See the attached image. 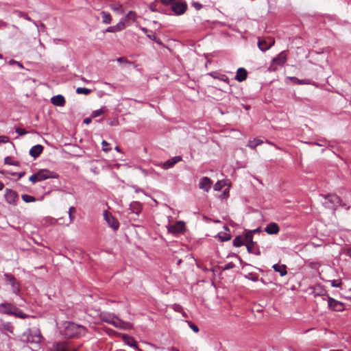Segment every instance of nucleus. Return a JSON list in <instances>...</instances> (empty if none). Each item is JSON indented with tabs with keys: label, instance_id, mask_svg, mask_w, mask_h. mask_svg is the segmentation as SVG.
Segmentation results:
<instances>
[{
	"label": "nucleus",
	"instance_id": "obj_27",
	"mask_svg": "<svg viewBox=\"0 0 351 351\" xmlns=\"http://www.w3.org/2000/svg\"><path fill=\"white\" fill-rule=\"evenodd\" d=\"M13 315L19 317L21 319H26L29 317L28 315L24 313L21 310H20L18 307L16 306V310H14Z\"/></svg>",
	"mask_w": 351,
	"mask_h": 351
},
{
	"label": "nucleus",
	"instance_id": "obj_32",
	"mask_svg": "<svg viewBox=\"0 0 351 351\" xmlns=\"http://www.w3.org/2000/svg\"><path fill=\"white\" fill-rule=\"evenodd\" d=\"M76 93L77 94L88 95L91 93V90L86 88L78 87L76 88Z\"/></svg>",
	"mask_w": 351,
	"mask_h": 351
},
{
	"label": "nucleus",
	"instance_id": "obj_35",
	"mask_svg": "<svg viewBox=\"0 0 351 351\" xmlns=\"http://www.w3.org/2000/svg\"><path fill=\"white\" fill-rule=\"evenodd\" d=\"M147 36L148 38H149L152 40H154L158 44L162 45L160 40L156 36V35L154 33L147 34Z\"/></svg>",
	"mask_w": 351,
	"mask_h": 351
},
{
	"label": "nucleus",
	"instance_id": "obj_31",
	"mask_svg": "<svg viewBox=\"0 0 351 351\" xmlns=\"http://www.w3.org/2000/svg\"><path fill=\"white\" fill-rule=\"evenodd\" d=\"M22 199L27 203L34 202L36 201V198L32 195L24 194L22 195Z\"/></svg>",
	"mask_w": 351,
	"mask_h": 351
},
{
	"label": "nucleus",
	"instance_id": "obj_24",
	"mask_svg": "<svg viewBox=\"0 0 351 351\" xmlns=\"http://www.w3.org/2000/svg\"><path fill=\"white\" fill-rule=\"evenodd\" d=\"M102 22L105 24H110L112 21V17L109 12L102 11L101 12Z\"/></svg>",
	"mask_w": 351,
	"mask_h": 351
},
{
	"label": "nucleus",
	"instance_id": "obj_53",
	"mask_svg": "<svg viewBox=\"0 0 351 351\" xmlns=\"http://www.w3.org/2000/svg\"><path fill=\"white\" fill-rule=\"evenodd\" d=\"M13 176H17L18 178H21L24 176L25 172H21V173H12Z\"/></svg>",
	"mask_w": 351,
	"mask_h": 351
},
{
	"label": "nucleus",
	"instance_id": "obj_30",
	"mask_svg": "<svg viewBox=\"0 0 351 351\" xmlns=\"http://www.w3.org/2000/svg\"><path fill=\"white\" fill-rule=\"evenodd\" d=\"M5 164L10 165H14V166H19V162L18 161H14L12 160V158L10 156H7L4 159Z\"/></svg>",
	"mask_w": 351,
	"mask_h": 351
},
{
	"label": "nucleus",
	"instance_id": "obj_54",
	"mask_svg": "<svg viewBox=\"0 0 351 351\" xmlns=\"http://www.w3.org/2000/svg\"><path fill=\"white\" fill-rule=\"evenodd\" d=\"M91 122L90 118H86L84 119V123L86 125L89 124Z\"/></svg>",
	"mask_w": 351,
	"mask_h": 351
},
{
	"label": "nucleus",
	"instance_id": "obj_37",
	"mask_svg": "<svg viewBox=\"0 0 351 351\" xmlns=\"http://www.w3.org/2000/svg\"><path fill=\"white\" fill-rule=\"evenodd\" d=\"M114 27L117 32L121 31L125 28V23L123 21H120L117 25H114Z\"/></svg>",
	"mask_w": 351,
	"mask_h": 351
},
{
	"label": "nucleus",
	"instance_id": "obj_63",
	"mask_svg": "<svg viewBox=\"0 0 351 351\" xmlns=\"http://www.w3.org/2000/svg\"><path fill=\"white\" fill-rule=\"evenodd\" d=\"M330 351H342L341 350H330Z\"/></svg>",
	"mask_w": 351,
	"mask_h": 351
},
{
	"label": "nucleus",
	"instance_id": "obj_64",
	"mask_svg": "<svg viewBox=\"0 0 351 351\" xmlns=\"http://www.w3.org/2000/svg\"><path fill=\"white\" fill-rule=\"evenodd\" d=\"M171 351H179L178 349H173Z\"/></svg>",
	"mask_w": 351,
	"mask_h": 351
},
{
	"label": "nucleus",
	"instance_id": "obj_60",
	"mask_svg": "<svg viewBox=\"0 0 351 351\" xmlns=\"http://www.w3.org/2000/svg\"><path fill=\"white\" fill-rule=\"evenodd\" d=\"M115 150H116V151H117V152H119L121 151V150H120V147H119V146H117V147H115Z\"/></svg>",
	"mask_w": 351,
	"mask_h": 351
},
{
	"label": "nucleus",
	"instance_id": "obj_11",
	"mask_svg": "<svg viewBox=\"0 0 351 351\" xmlns=\"http://www.w3.org/2000/svg\"><path fill=\"white\" fill-rule=\"evenodd\" d=\"M223 230L224 231L219 232L217 234V237L219 241L223 242V241H229L232 236H231V230L228 226H223Z\"/></svg>",
	"mask_w": 351,
	"mask_h": 351
},
{
	"label": "nucleus",
	"instance_id": "obj_25",
	"mask_svg": "<svg viewBox=\"0 0 351 351\" xmlns=\"http://www.w3.org/2000/svg\"><path fill=\"white\" fill-rule=\"evenodd\" d=\"M110 7L113 11L117 12L119 14H123L124 12L123 6L119 3L110 4Z\"/></svg>",
	"mask_w": 351,
	"mask_h": 351
},
{
	"label": "nucleus",
	"instance_id": "obj_43",
	"mask_svg": "<svg viewBox=\"0 0 351 351\" xmlns=\"http://www.w3.org/2000/svg\"><path fill=\"white\" fill-rule=\"evenodd\" d=\"M252 250L254 252H248L249 253L254 254L256 255H260L261 252L258 247H255V245L252 247Z\"/></svg>",
	"mask_w": 351,
	"mask_h": 351
},
{
	"label": "nucleus",
	"instance_id": "obj_39",
	"mask_svg": "<svg viewBox=\"0 0 351 351\" xmlns=\"http://www.w3.org/2000/svg\"><path fill=\"white\" fill-rule=\"evenodd\" d=\"M103 113H104V110L102 109H99V110L93 111L92 116H93V117H97L101 115Z\"/></svg>",
	"mask_w": 351,
	"mask_h": 351
},
{
	"label": "nucleus",
	"instance_id": "obj_41",
	"mask_svg": "<svg viewBox=\"0 0 351 351\" xmlns=\"http://www.w3.org/2000/svg\"><path fill=\"white\" fill-rule=\"evenodd\" d=\"M16 132L21 136L27 133V132L25 130L21 128H16Z\"/></svg>",
	"mask_w": 351,
	"mask_h": 351
},
{
	"label": "nucleus",
	"instance_id": "obj_44",
	"mask_svg": "<svg viewBox=\"0 0 351 351\" xmlns=\"http://www.w3.org/2000/svg\"><path fill=\"white\" fill-rule=\"evenodd\" d=\"M189 326L191 327V328L195 332H197L199 331V328L198 327L195 325L194 324L191 323V322H189Z\"/></svg>",
	"mask_w": 351,
	"mask_h": 351
},
{
	"label": "nucleus",
	"instance_id": "obj_12",
	"mask_svg": "<svg viewBox=\"0 0 351 351\" xmlns=\"http://www.w3.org/2000/svg\"><path fill=\"white\" fill-rule=\"evenodd\" d=\"M4 276L6 280L10 283L13 292L15 293H19L20 291V287L14 276L10 274H5Z\"/></svg>",
	"mask_w": 351,
	"mask_h": 351
},
{
	"label": "nucleus",
	"instance_id": "obj_34",
	"mask_svg": "<svg viewBox=\"0 0 351 351\" xmlns=\"http://www.w3.org/2000/svg\"><path fill=\"white\" fill-rule=\"evenodd\" d=\"M101 145H102V150L104 152H108L109 151L111 150V147L110 146V144L107 141H103L101 142Z\"/></svg>",
	"mask_w": 351,
	"mask_h": 351
},
{
	"label": "nucleus",
	"instance_id": "obj_6",
	"mask_svg": "<svg viewBox=\"0 0 351 351\" xmlns=\"http://www.w3.org/2000/svg\"><path fill=\"white\" fill-rule=\"evenodd\" d=\"M243 238L245 241V245L246 246L247 251L254 252L252 250V247L254 245L255 243L253 241L252 232H250L249 230H245L243 232Z\"/></svg>",
	"mask_w": 351,
	"mask_h": 351
},
{
	"label": "nucleus",
	"instance_id": "obj_45",
	"mask_svg": "<svg viewBox=\"0 0 351 351\" xmlns=\"http://www.w3.org/2000/svg\"><path fill=\"white\" fill-rule=\"evenodd\" d=\"M291 80L295 82V83H298V84H306V80H298V78L296 77H292Z\"/></svg>",
	"mask_w": 351,
	"mask_h": 351
},
{
	"label": "nucleus",
	"instance_id": "obj_15",
	"mask_svg": "<svg viewBox=\"0 0 351 351\" xmlns=\"http://www.w3.org/2000/svg\"><path fill=\"white\" fill-rule=\"evenodd\" d=\"M43 147L41 145L33 146L29 150V154L34 158L38 157L43 151Z\"/></svg>",
	"mask_w": 351,
	"mask_h": 351
},
{
	"label": "nucleus",
	"instance_id": "obj_58",
	"mask_svg": "<svg viewBox=\"0 0 351 351\" xmlns=\"http://www.w3.org/2000/svg\"><path fill=\"white\" fill-rule=\"evenodd\" d=\"M16 62H16V61H15V60H10V62H9V63H10V64H15V63H16Z\"/></svg>",
	"mask_w": 351,
	"mask_h": 351
},
{
	"label": "nucleus",
	"instance_id": "obj_21",
	"mask_svg": "<svg viewBox=\"0 0 351 351\" xmlns=\"http://www.w3.org/2000/svg\"><path fill=\"white\" fill-rule=\"evenodd\" d=\"M122 337H123V339L124 342L126 344H128L129 346L137 348V343L133 337L126 335H123Z\"/></svg>",
	"mask_w": 351,
	"mask_h": 351
},
{
	"label": "nucleus",
	"instance_id": "obj_13",
	"mask_svg": "<svg viewBox=\"0 0 351 351\" xmlns=\"http://www.w3.org/2000/svg\"><path fill=\"white\" fill-rule=\"evenodd\" d=\"M5 197L7 202L10 204H15L18 200L16 192L11 189H6Z\"/></svg>",
	"mask_w": 351,
	"mask_h": 351
},
{
	"label": "nucleus",
	"instance_id": "obj_33",
	"mask_svg": "<svg viewBox=\"0 0 351 351\" xmlns=\"http://www.w3.org/2000/svg\"><path fill=\"white\" fill-rule=\"evenodd\" d=\"M135 18H136L135 12H134L132 11H130V12H128V13L127 14V15L125 16V21H134L135 20Z\"/></svg>",
	"mask_w": 351,
	"mask_h": 351
},
{
	"label": "nucleus",
	"instance_id": "obj_29",
	"mask_svg": "<svg viewBox=\"0 0 351 351\" xmlns=\"http://www.w3.org/2000/svg\"><path fill=\"white\" fill-rule=\"evenodd\" d=\"M108 226L114 230H117L119 227V221H106Z\"/></svg>",
	"mask_w": 351,
	"mask_h": 351
},
{
	"label": "nucleus",
	"instance_id": "obj_56",
	"mask_svg": "<svg viewBox=\"0 0 351 351\" xmlns=\"http://www.w3.org/2000/svg\"><path fill=\"white\" fill-rule=\"evenodd\" d=\"M250 232H252V234H254V233L261 232V228H258L254 229L253 230H250Z\"/></svg>",
	"mask_w": 351,
	"mask_h": 351
},
{
	"label": "nucleus",
	"instance_id": "obj_57",
	"mask_svg": "<svg viewBox=\"0 0 351 351\" xmlns=\"http://www.w3.org/2000/svg\"><path fill=\"white\" fill-rule=\"evenodd\" d=\"M346 254L351 257V248H349L346 250Z\"/></svg>",
	"mask_w": 351,
	"mask_h": 351
},
{
	"label": "nucleus",
	"instance_id": "obj_18",
	"mask_svg": "<svg viewBox=\"0 0 351 351\" xmlns=\"http://www.w3.org/2000/svg\"><path fill=\"white\" fill-rule=\"evenodd\" d=\"M247 77V72L244 68H239L237 71L235 80L238 82H243L246 80Z\"/></svg>",
	"mask_w": 351,
	"mask_h": 351
},
{
	"label": "nucleus",
	"instance_id": "obj_22",
	"mask_svg": "<svg viewBox=\"0 0 351 351\" xmlns=\"http://www.w3.org/2000/svg\"><path fill=\"white\" fill-rule=\"evenodd\" d=\"M232 245L236 247H239L245 245L243 234L237 236L233 240Z\"/></svg>",
	"mask_w": 351,
	"mask_h": 351
},
{
	"label": "nucleus",
	"instance_id": "obj_19",
	"mask_svg": "<svg viewBox=\"0 0 351 351\" xmlns=\"http://www.w3.org/2000/svg\"><path fill=\"white\" fill-rule=\"evenodd\" d=\"M182 160V158L180 156H176L174 158H172L171 159H169L163 164V168L164 169H168L170 167H172L174 165H176L177 162Z\"/></svg>",
	"mask_w": 351,
	"mask_h": 351
},
{
	"label": "nucleus",
	"instance_id": "obj_55",
	"mask_svg": "<svg viewBox=\"0 0 351 351\" xmlns=\"http://www.w3.org/2000/svg\"><path fill=\"white\" fill-rule=\"evenodd\" d=\"M228 194H229V190L228 189H225L223 193V195L226 197L228 195Z\"/></svg>",
	"mask_w": 351,
	"mask_h": 351
},
{
	"label": "nucleus",
	"instance_id": "obj_49",
	"mask_svg": "<svg viewBox=\"0 0 351 351\" xmlns=\"http://www.w3.org/2000/svg\"><path fill=\"white\" fill-rule=\"evenodd\" d=\"M106 31L107 32H117L116 29H115V27L114 26H110V27H108Z\"/></svg>",
	"mask_w": 351,
	"mask_h": 351
},
{
	"label": "nucleus",
	"instance_id": "obj_52",
	"mask_svg": "<svg viewBox=\"0 0 351 351\" xmlns=\"http://www.w3.org/2000/svg\"><path fill=\"white\" fill-rule=\"evenodd\" d=\"M149 9L151 10V11L152 12H155L156 11V3H152L150 5H149Z\"/></svg>",
	"mask_w": 351,
	"mask_h": 351
},
{
	"label": "nucleus",
	"instance_id": "obj_47",
	"mask_svg": "<svg viewBox=\"0 0 351 351\" xmlns=\"http://www.w3.org/2000/svg\"><path fill=\"white\" fill-rule=\"evenodd\" d=\"M117 60V62H119L120 63H122V62L129 63L128 60L124 57L118 58Z\"/></svg>",
	"mask_w": 351,
	"mask_h": 351
},
{
	"label": "nucleus",
	"instance_id": "obj_2",
	"mask_svg": "<svg viewBox=\"0 0 351 351\" xmlns=\"http://www.w3.org/2000/svg\"><path fill=\"white\" fill-rule=\"evenodd\" d=\"M320 197V202L326 208L335 210L337 206L341 204V199L336 194H328Z\"/></svg>",
	"mask_w": 351,
	"mask_h": 351
},
{
	"label": "nucleus",
	"instance_id": "obj_5",
	"mask_svg": "<svg viewBox=\"0 0 351 351\" xmlns=\"http://www.w3.org/2000/svg\"><path fill=\"white\" fill-rule=\"evenodd\" d=\"M275 43V40L271 37H268L267 39H258V48L265 51L270 49Z\"/></svg>",
	"mask_w": 351,
	"mask_h": 351
},
{
	"label": "nucleus",
	"instance_id": "obj_9",
	"mask_svg": "<svg viewBox=\"0 0 351 351\" xmlns=\"http://www.w3.org/2000/svg\"><path fill=\"white\" fill-rule=\"evenodd\" d=\"M328 307L335 311H342L344 309V305L341 302H339L330 297L328 298Z\"/></svg>",
	"mask_w": 351,
	"mask_h": 351
},
{
	"label": "nucleus",
	"instance_id": "obj_62",
	"mask_svg": "<svg viewBox=\"0 0 351 351\" xmlns=\"http://www.w3.org/2000/svg\"><path fill=\"white\" fill-rule=\"evenodd\" d=\"M142 30H143L144 32H147V29L145 27L142 28Z\"/></svg>",
	"mask_w": 351,
	"mask_h": 351
},
{
	"label": "nucleus",
	"instance_id": "obj_7",
	"mask_svg": "<svg viewBox=\"0 0 351 351\" xmlns=\"http://www.w3.org/2000/svg\"><path fill=\"white\" fill-rule=\"evenodd\" d=\"M36 174L39 182L49 178H56L58 176L56 173L47 169H40L36 173Z\"/></svg>",
	"mask_w": 351,
	"mask_h": 351
},
{
	"label": "nucleus",
	"instance_id": "obj_38",
	"mask_svg": "<svg viewBox=\"0 0 351 351\" xmlns=\"http://www.w3.org/2000/svg\"><path fill=\"white\" fill-rule=\"evenodd\" d=\"M29 180L32 182L33 184L37 182H39L38 181V176H37V174L35 173L32 176H31L29 178Z\"/></svg>",
	"mask_w": 351,
	"mask_h": 351
},
{
	"label": "nucleus",
	"instance_id": "obj_23",
	"mask_svg": "<svg viewBox=\"0 0 351 351\" xmlns=\"http://www.w3.org/2000/svg\"><path fill=\"white\" fill-rule=\"evenodd\" d=\"M286 59V54L284 52H281L276 58L274 59V62L281 65L285 62Z\"/></svg>",
	"mask_w": 351,
	"mask_h": 351
},
{
	"label": "nucleus",
	"instance_id": "obj_16",
	"mask_svg": "<svg viewBox=\"0 0 351 351\" xmlns=\"http://www.w3.org/2000/svg\"><path fill=\"white\" fill-rule=\"evenodd\" d=\"M280 228L276 223H270L265 228V231L269 234H277Z\"/></svg>",
	"mask_w": 351,
	"mask_h": 351
},
{
	"label": "nucleus",
	"instance_id": "obj_28",
	"mask_svg": "<svg viewBox=\"0 0 351 351\" xmlns=\"http://www.w3.org/2000/svg\"><path fill=\"white\" fill-rule=\"evenodd\" d=\"M262 143H263V141L256 138V139H254L253 141H250L248 143V146L252 149H254L256 146H258Z\"/></svg>",
	"mask_w": 351,
	"mask_h": 351
},
{
	"label": "nucleus",
	"instance_id": "obj_40",
	"mask_svg": "<svg viewBox=\"0 0 351 351\" xmlns=\"http://www.w3.org/2000/svg\"><path fill=\"white\" fill-rule=\"evenodd\" d=\"M234 267H235V265L232 262H230L224 266L223 270H228V269H233Z\"/></svg>",
	"mask_w": 351,
	"mask_h": 351
},
{
	"label": "nucleus",
	"instance_id": "obj_3",
	"mask_svg": "<svg viewBox=\"0 0 351 351\" xmlns=\"http://www.w3.org/2000/svg\"><path fill=\"white\" fill-rule=\"evenodd\" d=\"M167 228L169 233L178 234L185 230V224L183 221H169Z\"/></svg>",
	"mask_w": 351,
	"mask_h": 351
},
{
	"label": "nucleus",
	"instance_id": "obj_1",
	"mask_svg": "<svg viewBox=\"0 0 351 351\" xmlns=\"http://www.w3.org/2000/svg\"><path fill=\"white\" fill-rule=\"evenodd\" d=\"M86 332V328L77 325L72 322H69L65 326L64 330V335L67 338L78 337L81 335H84Z\"/></svg>",
	"mask_w": 351,
	"mask_h": 351
},
{
	"label": "nucleus",
	"instance_id": "obj_14",
	"mask_svg": "<svg viewBox=\"0 0 351 351\" xmlns=\"http://www.w3.org/2000/svg\"><path fill=\"white\" fill-rule=\"evenodd\" d=\"M212 184L213 182L209 178L203 177L199 183V188L206 192H208L210 190Z\"/></svg>",
	"mask_w": 351,
	"mask_h": 351
},
{
	"label": "nucleus",
	"instance_id": "obj_17",
	"mask_svg": "<svg viewBox=\"0 0 351 351\" xmlns=\"http://www.w3.org/2000/svg\"><path fill=\"white\" fill-rule=\"evenodd\" d=\"M51 102L56 106H63L65 104V99L61 95L53 96L51 98Z\"/></svg>",
	"mask_w": 351,
	"mask_h": 351
},
{
	"label": "nucleus",
	"instance_id": "obj_59",
	"mask_svg": "<svg viewBox=\"0 0 351 351\" xmlns=\"http://www.w3.org/2000/svg\"><path fill=\"white\" fill-rule=\"evenodd\" d=\"M3 187H4L3 184L1 182H0V191L2 190L3 189Z\"/></svg>",
	"mask_w": 351,
	"mask_h": 351
},
{
	"label": "nucleus",
	"instance_id": "obj_8",
	"mask_svg": "<svg viewBox=\"0 0 351 351\" xmlns=\"http://www.w3.org/2000/svg\"><path fill=\"white\" fill-rule=\"evenodd\" d=\"M14 310H16V306L11 303L3 302L0 304V313L1 314L13 315Z\"/></svg>",
	"mask_w": 351,
	"mask_h": 351
},
{
	"label": "nucleus",
	"instance_id": "obj_46",
	"mask_svg": "<svg viewBox=\"0 0 351 351\" xmlns=\"http://www.w3.org/2000/svg\"><path fill=\"white\" fill-rule=\"evenodd\" d=\"M192 5L197 10H200L202 8V5L197 2H193Z\"/></svg>",
	"mask_w": 351,
	"mask_h": 351
},
{
	"label": "nucleus",
	"instance_id": "obj_48",
	"mask_svg": "<svg viewBox=\"0 0 351 351\" xmlns=\"http://www.w3.org/2000/svg\"><path fill=\"white\" fill-rule=\"evenodd\" d=\"M110 217H111V214L109 212H108L107 210H104V219H109Z\"/></svg>",
	"mask_w": 351,
	"mask_h": 351
},
{
	"label": "nucleus",
	"instance_id": "obj_42",
	"mask_svg": "<svg viewBox=\"0 0 351 351\" xmlns=\"http://www.w3.org/2000/svg\"><path fill=\"white\" fill-rule=\"evenodd\" d=\"M9 142V137L6 136H0V143H5Z\"/></svg>",
	"mask_w": 351,
	"mask_h": 351
},
{
	"label": "nucleus",
	"instance_id": "obj_4",
	"mask_svg": "<svg viewBox=\"0 0 351 351\" xmlns=\"http://www.w3.org/2000/svg\"><path fill=\"white\" fill-rule=\"evenodd\" d=\"M187 9V4L185 1L177 0L171 5V10L176 15L183 14Z\"/></svg>",
	"mask_w": 351,
	"mask_h": 351
},
{
	"label": "nucleus",
	"instance_id": "obj_50",
	"mask_svg": "<svg viewBox=\"0 0 351 351\" xmlns=\"http://www.w3.org/2000/svg\"><path fill=\"white\" fill-rule=\"evenodd\" d=\"M340 285H341V282H339L337 280H333L332 282V286L334 287H340Z\"/></svg>",
	"mask_w": 351,
	"mask_h": 351
},
{
	"label": "nucleus",
	"instance_id": "obj_20",
	"mask_svg": "<svg viewBox=\"0 0 351 351\" xmlns=\"http://www.w3.org/2000/svg\"><path fill=\"white\" fill-rule=\"evenodd\" d=\"M273 269L275 271L280 273L281 276H284L287 274L285 265L275 264L273 265Z\"/></svg>",
	"mask_w": 351,
	"mask_h": 351
},
{
	"label": "nucleus",
	"instance_id": "obj_51",
	"mask_svg": "<svg viewBox=\"0 0 351 351\" xmlns=\"http://www.w3.org/2000/svg\"><path fill=\"white\" fill-rule=\"evenodd\" d=\"M73 213H75V208L74 207H71L69 209V217L71 219L73 218L72 216Z\"/></svg>",
	"mask_w": 351,
	"mask_h": 351
},
{
	"label": "nucleus",
	"instance_id": "obj_61",
	"mask_svg": "<svg viewBox=\"0 0 351 351\" xmlns=\"http://www.w3.org/2000/svg\"><path fill=\"white\" fill-rule=\"evenodd\" d=\"M81 80L85 82H88V81L86 80L84 77H81Z\"/></svg>",
	"mask_w": 351,
	"mask_h": 351
},
{
	"label": "nucleus",
	"instance_id": "obj_26",
	"mask_svg": "<svg viewBox=\"0 0 351 351\" xmlns=\"http://www.w3.org/2000/svg\"><path fill=\"white\" fill-rule=\"evenodd\" d=\"M130 210H132V213L138 215L141 211V206L139 203L134 202L130 204Z\"/></svg>",
	"mask_w": 351,
	"mask_h": 351
},
{
	"label": "nucleus",
	"instance_id": "obj_36",
	"mask_svg": "<svg viewBox=\"0 0 351 351\" xmlns=\"http://www.w3.org/2000/svg\"><path fill=\"white\" fill-rule=\"evenodd\" d=\"M225 184L223 181H218L215 185H214V189L215 191H220L223 186Z\"/></svg>",
	"mask_w": 351,
	"mask_h": 351
},
{
	"label": "nucleus",
	"instance_id": "obj_10",
	"mask_svg": "<svg viewBox=\"0 0 351 351\" xmlns=\"http://www.w3.org/2000/svg\"><path fill=\"white\" fill-rule=\"evenodd\" d=\"M110 324H112L114 326L117 328H120L122 329H130L132 328V324L129 322H125L119 318L114 317L112 318L110 321L108 322Z\"/></svg>",
	"mask_w": 351,
	"mask_h": 351
}]
</instances>
